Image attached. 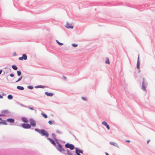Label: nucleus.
I'll return each instance as SVG.
<instances>
[{"mask_svg":"<svg viewBox=\"0 0 155 155\" xmlns=\"http://www.w3.org/2000/svg\"><path fill=\"white\" fill-rule=\"evenodd\" d=\"M40 134L42 136H45L46 137H48L49 134L44 129H41L40 130Z\"/></svg>","mask_w":155,"mask_h":155,"instance_id":"nucleus-1","label":"nucleus"},{"mask_svg":"<svg viewBox=\"0 0 155 155\" xmlns=\"http://www.w3.org/2000/svg\"><path fill=\"white\" fill-rule=\"evenodd\" d=\"M65 146L66 148H69L71 150H73L74 148V147L73 145L72 144H70L68 143H66Z\"/></svg>","mask_w":155,"mask_h":155,"instance_id":"nucleus-2","label":"nucleus"},{"mask_svg":"<svg viewBox=\"0 0 155 155\" xmlns=\"http://www.w3.org/2000/svg\"><path fill=\"white\" fill-rule=\"evenodd\" d=\"M22 127L25 129H29L31 127V126L28 124H24L22 125Z\"/></svg>","mask_w":155,"mask_h":155,"instance_id":"nucleus-3","label":"nucleus"},{"mask_svg":"<svg viewBox=\"0 0 155 155\" xmlns=\"http://www.w3.org/2000/svg\"><path fill=\"white\" fill-rule=\"evenodd\" d=\"M30 124L32 127H35L36 126V123L35 121L33 119H31L30 120Z\"/></svg>","mask_w":155,"mask_h":155,"instance_id":"nucleus-4","label":"nucleus"},{"mask_svg":"<svg viewBox=\"0 0 155 155\" xmlns=\"http://www.w3.org/2000/svg\"><path fill=\"white\" fill-rule=\"evenodd\" d=\"M58 146L59 147V148L58 149V150L62 152H64L65 151L64 150V149L63 148H62V146H61V145L59 143H58Z\"/></svg>","mask_w":155,"mask_h":155,"instance_id":"nucleus-5","label":"nucleus"},{"mask_svg":"<svg viewBox=\"0 0 155 155\" xmlns=\"http://www.w3.org/2000/svg\"><path fill=\"white\" fill-rule=\"evenodd\" d=\"M66 28H67L72 29L73 28V26L71 25L69 23H67L65 26Z\"/></svg>","mask_w":155,"mask_h":155,"instance_id":"nucleus-6","label":"nucleus"},{"mask_svg":"<svg viewBox=\"0 0 155 155\" xmlns=\"http://www.w3.org/2000/svg\"><path fill=\"white\" fill-rule=\"evenodd\" d=\"M47 139L50 141V142L53 145H55L56 144V143L54 141L49 138H48Z\"/></svg>","mask_w":155,"mask_h":155,"instance_id":"nucleus-7","label":"nucleus"},{"mask_svg":"<svg viewBox=\"0 0 155 155\" xmlns=\"http://www.w3.org/2000/svg\"><path fill=\"white\" fill-rule=\"evenodd\" d=\"M75 150H76L75 153H83V151L82 150H78L77 148H75Z\"/></svg>","mask_w":155,"mask_h":155,"instance_id":"nucleus-8","label":"nucleus"},{"mask_svg":"<svg viewBox=\"0 0 155 155\" xmlns=\"http://www.w3.org/2000/svg\"><path fill=\"white\" fill-rule=\"evenodd\" d=\"M7 121L10 123H12L14 122V119L12 118H9L7 119Z\"/></svg>","mask_w":155,"mask_h":155,"instance_id":"nucleus-9","label":"nucleus"},{"mask_svg":"<svg viewBox=\"0 0 155 155\" xmlns=\"http://www.w3.org/2000/svg\"><path fill=\"white\" fill-rule=\"evenodd\" d=\"M140 61L139 60V59H138V60H137V68L138 69H139L140 68Z\"/></svg>","mask_w":155,"mask_h":155,"instance_id":"nucleus-10","label":"nucleus"},{"mask_svg":"<svg viewBox=\"0 0 155 155\" xmlns=\"http://www.w3.org/2000/svg\"><path fill=\"white\" fill-rule=\"evenodd\" d=\"M45 94L48 96L51 97L53 95V94L49 93L48 92H45Z\"/></svg>","mask_w":155,"mask_h":155,"instance_id":"nucleus-11","label":"nucleus"},{"mask_svg":"<svg viewBox=\"0 0 155 155\" xmlns=\"http://www.w3.org/2000/svg\"><path fill=\"white\" fill-rule=\"evenodd\" d=\"M22 120L25 123H27L28 122V120L25 117H22L21 118Z\"/></svg>","mask_w":155,"mask_h":155,"instance_id":"nucleus-12","label":"nucleus"},{"mask_svg":"<svg viewBox=\"0 0 155 155\" xmlns=\"http://www.w3.org/2000/svg\"><path fill=\"white\" fill-rule=\"evenodd\" d=\"M110 144L115 147H117V144L115 143V142H110Z\"/></svg>","mask_w":155,"mask_h":155,"instance_id":"nucleus-13","label":"nucleus"},{"mask_svg":"<svg viewBox=\"0 0 155 155\" xmlns=\"http://www.w3.org/2000/svg\"><path fill=\"white\" fill-rule=\"evenodd\" d=\"M142 89L143 90L146 91V87L144 86V81H143L142 83Z\"/></svg>","mask_w":155,"mask_h":155,"instance_id":"nucleus-14","label":"nucleus"},{"mask_svg":"<svg viewBox=\"0 0 155 155\" xmlns=\"http://www.w3.org/2000/svg\"><path fill=\"white\" fill-rule=\"evenodd\" d=\"M17 88L19 90H22L24 89V88L23 87L21 86H17Z\"/></svg>","mask_w":155,"mask_h":155,"instance_id":"nucleus-15","label":"nucleus"},{"mask_svg":"<svg viewBox=\"0 0 155 155\" xmlns=\"http://www.w3.org/2000/svg\"><path fill=\"white\" fill-rule=\"evenodd\" d=\"M41 115H42L45 118H47L48 117L47 116L46 114L43 113H41Z\"/></svg>","mask_w":155,"mask_h":155,"instance_id":"nucleus-16","label":"nucleus"},{"mask_svg":"<svg viewBox=\"0 0 155 155\" xmlns=\"http://www.w3.org/2000/svg\"><path fill=\"white\" fill-rule=\"evenodd\" d=\"M12 68L14 70H17V67L15 65H12Z\"/></svg>","mask_w":155,"mask_h":155,"instance_id":"nucleus-17","label":"nucleus"},{"mask_svg":"<svg viewBox=\"0 0 155 155\" xmlns=\"http://www.w3.org/2000/svg\"><path fill=\"white\" fill-rule=\"evenodd\" d=\"M19 58H27V56L25 54H23L22 56L20 57Z\"/></svg>","mask_w":155,"mask_h":155,"instance_id":"nucleus-18","label":"nucleus"},{"mask_svg":"<svg viewBox=\"0 0 155 155\" xmlns=\"http://www.w3.org/2000/svg\"><path fill=\"white\" fill-rule=\"evenodd\" d=\"M56 42L60 45H63V43L60 42L57 40H56Z\"/></svg>","mask_w":155,"mask_h":155,"instance_id":"nucleus-19","label":"nucleus"},{"mask_svg":"<svg viewBox=\"0 0 155 155\" xmlns=\"http://www.w3.org/2000/svg\"><path fill=\"white\" fill-rule=\"evenodd\" d=\"M13 98L12 95H9L8 96V98L9 99H12Z\"/></svg>","mask_w":155,"mask_h":155,"instance_id":"nucleus-20","label":"nucleus"},{"mask_svg":"<svg viewBox=\"0 0 155 155\" xmlns=\"http://www.w3.org/2000/svg\"><path fill=\"white\" fill-rule=\"evenodd\" d=\"M17 74L18 76H20L21 75V73L20 71H17Z\"/></svg>","mask_w":155,"mask_h":155,"instance_id":"nucleus-21","label":"nucleus"},{"mask_svg":"<svg viewBox=\"0 0 155 155\" xmlns=\"http://www.w3.org/2000/svg\"><path fill=\"white\" fill-rule=\"evenodd\" d=\"M105 62H106V64H110V61H109V59H107V60Z\"/></svg>","mask_w":155,"mask_h":155,"instance_id":"nucleus-22","label":"nucleus"},{"mask_svg":"<svg viewBox=\"0 0 155 155\" xmlns=\"http://www.w3.org/2000/svg\"><path fill=\"white\" fill-rule=\"evenodd\" d=\"M35 130L37 131V132L39 133L40 134V130L39 129H35Z\"/></svg>","mask_w":155,"mask_h":155,"instance_id":"nucleus-23","label":"nucleus"},{"mask_svg":"<svg viewBox=\"0 0 155 155\" xmlns=\"http://www.w3.org/2000/svg\"><path fill=\"white\" fill-rule=\"evenodd\" d=\"M102 124H103L105 126H106L107 124V123L105 121H103L102 122Z\"/></svg>","mask_w":155,"mask_h":155,"instance_id":"nucleus-24","label":"nucleus"},{"mask_svg":"<svg viewBox=\"0 0 155 155\" xmlns=\"http://www.w3.org/2000/svg\"><path fill=\"white\" fill-rule=\"evenodd\" d=\"M22 76H21L20 78H19L16 81V82H18L19 81H20L22 79Z\"/></svg>","mask_w":155,"mask_h":155,"instance_id":"nucleus-25","label":"nucleus"},{"mask_svg":"<svg viewBox=\"0 0 155 155\" xmlns=\"http://www.w3.org/2000/svg\"><path fill=\"white\" fill-rule=\"evenodd\" d=\"M68 155H72L71 153L68 150L67 151Z\"/></svg>","mask_w":155,"mask_h":155,"instance_id":"nucleus-26","label":"nucleus"},{"mask_svg":"<svg viewBox=\"0 0 155 155\" xmlns=\"http://www.w3.org/2000/svg\"><path fill=\"white\" fill-rule=\"evenodd\" d=\"M72 46L74 47H76L77 46V44H72Z\"/></svg>","mask_w":155,"mask_h":155,"instance_id":"nucleus-27","label":"nucleus"},{"mask_svg":"<svg viewBox=\"0 0 155 155\" xmlns=\"http://www.w3.org/2000/svg\"><path fill=\"white\" fill-rule=\"evenodd\" d=\"M106 127L107 129L109 130L110 129V128L109 125L107 124V125H106Z\"/></svg>","mask_w":155,"mask_h":155,"instance_id":"nucleus-28","label":"nucleus"},{"mask_svg":"<svg viewBox=\"0 0 155 155\" xmlns=\"http://www.w3.org/2000/svg\"><path fill=\"white\" fill-rule=\"evenodd\" d=\"M82 99L84 101H86L87 100L86 98L84 97H82Z\"/></svg>","mask_w":155,"mask_h":155,"instance_id":"nucleus-29","label":"nucleus"},{"mask_svg":"<svg viewBox=\"0 0 155 155\" xmlns=\"http://www.w3.org/2000/svg\"><path fill=\"white\" fill-rule=\"evenodd\" d=\"M28 87L30 89H32L33 88V87H32L31 86H29Z\"/></svg>","mask_w":155,"mask_h":155,"instance_id":"nucleus-30","label":"nucleus"},{"mask_svg":"<svg viewBox=\"0 0 155 155\" xmlns=\"http://www.w3.org/2000/svg\"><path fill=\"white\" fill-rule=\"evenodd\" d=\"M48 123L50 125H51L52 124V121L51 120L49 121Z\"/></svg>","mask_w":155,"mask_h":155,"instance_id":"nucleus-31","label":"nucleus"},{"mask_svg":"<svg viewBox=\"0 0 155 155\" xmlns=\"http://www.w3.org/2000/svg\"><path fill=\"white\" fill-rule=\"evenodd\" d=\"M10 76L11 77H13L14 76V75L13 74H10Z\"/></svg>","mask_w":155,"mask_h":155,"instance_id":"nucleus-32","label":"nucleus"},{"mask_svg":"<svg viewBox=\"0 0 155 155\" xmlns=\"http://www.w3.org/2000/svg\"><path fill=\"white\" fill-rule=\"evenodd\" d=\"M2 123H3L4 124H6V123H5V122H0V124H2Z\"/></svg>","mask_w":155,"mask_h":155,"instance_id":"nucleus-33","label":"nucleus"},{"mask_svg":"<svg viewBox=\"0 0 155 155\" xmlns=\"http://www.w3.org/2000/svg\"><path fill=\"white\" fill-rule=\"evenodd\" d=\"M150 141V140H147V143H149Z\"/></svg>","mask_w":155,"mask_h":155,"instance_id":"nucleus-34","label":"nucleus"},{"mask_svg":"<svg viewBox=\"0 0 155 155\" xmlns=\"http://www.w3.org/2000/svg\"><path fill=\"white\" fill-rule=\"evenodd\" d=\"M29 109L31 110H33V109L32 107H30Z\"/></svg>","mask_w":155,"mask_h":155,"instance_id":"nucleus-35","label":"nucleus"},{"mask_svg":"<svg viewBox=\"0 0 155 155\" xmlns=\"http://www.w3.org/2000/svg\"><path fill=\"white\" fill-rule=\"evenodd\" d=\"M126 141L127 142H130V141L129 140H127Z\"/></svg>","mask_w":155,"mask_h":155,"instance_id":"nucleus-36","label":"nucleus"},{"mask_svg":"<svg viewBox=\"0 0 155 155\" xmlns=\"http://www.w3.org/2000/svg\"><path fill=\"white\" fill-rule=\"evenodd\" d=\"M20 60H22L23 59H25V60H26L27 59H19Z\"/></svg>","mask_w":155,"mask_h":155,"instance_id":"nucleus-37","label":"nucleus"},{"mask_svg":"<svg viewBox=\"0 0 155 155\" xmlns=\"http://www.w3.org/2000/svg\"><path fill=\"white\" fill-rule=\"evenodd\" d=\"M2 70H0V74L2 73Z\"/></svg>","mask_w":155,"mask_h":155,"instance_id":"nucleus-38","label":"nucleus"},{"mask_svg":"<svg viewBox=\"0 0 155 155\" xmlns=\"http://www.w3.org/2000/svg\"><path fill=\"white\" fill-rule=\"evenodd\" d=\"M4 112H5L6 113H7L8 112V111L7 110H5V111H4Z\"/></svg>","mask_w":155,"mask_h":155,"instance_id":"nucleus-39","label":"nucleus"},{"mask_svg":"<svg viewBox=\"0 0 155 155\" xmlns=\"http://www.w3.org/2000/svg\"><path fill=\"white\" fill-rule=\"evenodd\" d=\"M3 97L2 96H1L0 95V98H2Z\"/></svg>","mask_w":155,"mask_h":155,"instance_id":"nucleus-40","label":"nucleus"},{"mask_svg":"<svg viewBox=\"0 0 155 155\" xmlns=\"http://www.w3.org/2000/svg\"><path fill=\"white\" fill-rule=\"evenodd\" d=\"M77 155H81V154L80 153H76Z\"/></svg>","mask_w":155,"mask_h":155,"instance_id":"nucleus-41","label":"nucleus"},{"mask_svg":"<svg viewBox=\"0 0 155 155\" xmlns=\"http://www.w3.org/2000/svg\"><path fill=\"white\" fill-rule=\"evenodd\" d=\"M106 155H109L107 153H106Z\"/></svg>","mask_w":155,"mask_h":155,"instance_id":"nucleus-42","label":"nucleus"},{"mask_svg":"<svg viewBox=\"0 0 155 155\" xmlns=\"http://www.w3.org/2000/svg\"><path fill=\"white\" fill-rule=\"evenodd\" d=\"M14 54L15 55H16V54L15 52H14Z\"/></svg>","mask_w":155,"mask_h":155,"instance_id":"nucleus-43","label":"nucleus"},{"mask_svg":"<svg viewBox=\"0 0 155 155\" xmlns=\"http://www.w3.org/2000/svg\"><path fill=\"white\" fill-rule=\"evenodd\" d=\"M2 120V119L1 118H0V120Z\"/></svg>","mask_w":155,"mask_h":155,"instance_id":"nucleus-44","label":"nucleus"},{"mask_svg":"<svg viewBox=\"0 0 155 155\" xmlns=\"http://www.w3.org/2000/svg\"><path fill=\"white\" fill-rule=\"evenodd\" d=\"M64 78L65 79H66V78L65 77H64Z\"/></svg>","mask_w":155,"mask_h":155,"instance_id":"nucleus-45","label":"nucleus"},{"mask_svg":"<svg viewBox=\"0 0 155 155\" xmlns=\"http://www.w3.org/2000/svg\"><path fill=\"white\" fill-rule=\"evenodd\" d=\"M52 135H54L53 134H52Z\"/></svg>","mask_w":155,"mask_h":155,"instance_id":"nucleus-46","label":"nucleus"},{"mask_svg":"<svg viewBox=\"0 0 155 155\" xmlns=\"http://www.w3.org/2000/svg\"><path fill=\"white\" fill-rule=\"evenodd\" d=\"M2 116V115H0V116Z\"/></svg>","mask_w":155,"mask_h":155,"instance_id":"nucleus-47","label":"nucleus"}]
</instances>
